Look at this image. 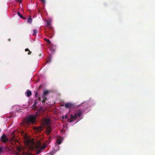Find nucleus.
Wrapping results in <instances>:
<instances>
[{"mask_svg":"<svg viewBox=\"0 0 155 155\" xmlns=\"http://www.w3.org/2000/svg\"><path fill=\"white\" fill-rule=\"evenodd\" d=\"M71 119L75 120L76 119V118H75L74 115L73 116L72 114H71Z\"/></svg>","mask_w":155,"mask_h":155,"instance_id":"nucleus-15","label":"nucleus"},{"mask_svg":"<svg viewBox=\"0 0 155 155\" xmlns=\"http://www.w3.org/2000/svg\"><path fill=\"white\" fill-rule=\"evenodd\" d=\"M1 140L4 143H5L8 141V140L7 136L5 134H3L1 137Z\"/></svg>","mask_w":155,"mask_h":155,"instance_id":"nucleus-4","label":"nucleus"},{"mask_svg":"<svg viewBox=\"0 0 155 155\" xmlns=\"http://www.w3.org/2000/svg\"><path fill=\"white\" fill-rule=\"evenodd\" d=\"M35 130H36L38 132H41L43 129L42 127L41 126L35 127L34 128Z\"/></svg>","mask_w":155,"mask_h":155,"instance_id":"nucleus-9","label":"nucleus"},{"mask_svg":"<svg viewBox=\"0 0 155 155\" xmlns=\"http://www.w3.org/2000/svg\"><path fill=\"white\" fill-rule=\"evenodd\" d=\"M8 40H9V41H11V39H8Z\"/></svg>","mask_w":155,"mask_h":155,"instance_id":"nucleus-33","label":"nucleus"},{"mask_svg":"<svg viewBox=\"0 0 155 155\" xmlns=\"http://www.w3.org/2000/svg\"><path fill=\"white\" fill-rule=\"evenodd\" d=\"M51 127L48 125L46 127V132L48 135H49L50 134L51 132Z\"/></svg>","mask_w":155,"mask_h":155,"instance_id":"nucleus-7","label":"nucleus"},{"mask_svg":"<svg viewBox=\"0 0 155 155\" xmlns=\"http://www.w3.org/2000/svg\"><path fill=\"white\" fill-rule=\"evenodd\" d=\"M32 18H31V17L30 16H29L28 17V20H27L28 22L30 24H31L32 22Z\"/></svg>","mask_w":155,"mask_h":155,"instance_id":"nucleus-12","label":"nucleus"},{"mask_svg":"<svg viewBox=\"0 0 155 155\" xmlns=\"http://www.w3.org/2000/svg\"><path fill=\"white\" fill-rule=\"evenodd\" d=\"M68 122L69 123L72 122L74 120L73 119H71V120H70L69 119H68Z\"/></svg>","mask_w":155,"mask_h":155,"instance_id":"nucleus-22","label":"nucleus"},{"mask_svg":"<svg viewBox=\"0 0 155 155\" xmlns=\"http://www.w3.org/2000/svg\"><path fill=\"white\" fill-rule=\"evenodd\" d=\"M35 102L34 104L31 107L32 109L34 110H35L36 109V107H37V100H34Z\"/></svg>","mask_w":155,"mask_h":155,"instance_id":"nucleus-10","label":"nucleus"},{"mask_svg":"<svg viewBox=\"0 0 155 155\" xmlns=\"http://www.w3.org/2000/svg\"><path fill=\"white\" fill-rule=\"evenodd\" d=\"M49 92V91L47 90L43 92L42 96V97L43 99L42 101V102L43 104L45 103V101L47 99L46 96L48 94Z\"/></svg>","mask_w":155,"mask_h":155,"instance_id":"nucleus-3","label":"nucleus"},{"mask_svg":"<svg viewBox=\"0 0 155 155\" xmlns=\"http://www.w3.org/2000/svg\"><path fill=\"white\" fill-rule=\"evenodd\" d=\"M40 1L42 2L44 4L45 2V0H40Z\"/></svg>","mask_w":155,"mask_h":155,"instance_id":"nucleus-25","label":"nucleus"},{"mask_svg":"<svg viewBox=\"0 0 155 155\" xmlns=\"http://www.w3.org/2000/svg\"><path fill=\"white\" fill-rule=\"evenodd\" d=\"M25 93L26 94V96L28 97H30L31 95V92L29 90H27Z\"/></svg>","mask_w":155,"mask_h":155,"instance_id":"nucleus-11","label":"nucleus"},{"mask_svg":"<svg viewBox=\"0 0 155 155\" xmlns=\"http://www.w3.org/2000/svg\"><path fill=\"white\" fill-rule=\"evenodd\" d=\"M18 15L21 18H23V19H25V18H24L23 16H22V15L21 14V13L19 12H18V13H17Z\"/></svg>","mask_w":155,"mask_h":155,"instance_id":"nucleus-14","label":"nucleus"},{"mask_svg":"<svg viewBox=\"0 0 155 155\" xmlns=\"http://www.w3.org/2000/svg\"><path fill=\"white\" fill-rule=\"evenodd\" d=\"M38 99L40 101L41 100V97H39Z\"/></svg>","mask_w":155,"mask_h":155,"instance_id":"nucleus-30","label":"nucleus"},{"mask_svg":"<svg viewBox=\"0 0 155 155\" xmlns=\"http://www.w3.org/2000/svg\"><path fill=\"white\" fill-rule=\"evenodd\" d=\"M4 148V151L5 152L6 150V149H9V147H3Z\"/></svg>","mask_w":155,"mask_h":155,"instance_id":"nucleus-24","label":"nucleus"},{"mask_svg":"<svg viewBox=\"0 0 155 155\" xmlns=\"http://www.w3.org/2000/svg\"><path fill=\"white\" fill-rule=\"evenodd\" d=\"M49 62H51V59H49Z\"/></svg>","mask_w":155,"mask_h":155,"instance_id":"nucleus-31","label":"nucleus"},{"mask_svg":"<svg viewBox=\"0 0 155 155\" xmlns=\"http://www.w3.org/2000/svg\"><path fill=\"white\" fill-rule=\"evenodd\" d=\"M44 40L46 42H47L48 44H50L51 43V42L49 39H47L46 38H45L44 39Z\"/></svg>","mask_w":155,"mask_h":155,"instance_id":"nucleus-18","label":"nucleus"},{"mask_svg":"<svg viewBox=\"0 0 155 155\" xmlns=\"http://www.w3.org/2000/svg\"><path fill=\"white\" fill-rule=\"evenodd\" d=\"M2 129L1 128H0V133L2 131Z\"/></svg>","mask_w":155,"mask_h":155,"instance_id":"nucleus-32","label":"nucleus"},{"mask_svg":"<svg viewBox=\"0 0 155 155\" xmlns=\"http://www.w3.org/2000/svg\"><path fill=\"white\" fill-rule=\"evenodd\" d=\"M73 106L74 104L70 103H65L64 105V106L66 108L70 109L73 107Z\"/></svg>","mask_w":155,"mask_h":155,"instance_id":"nucleus-6","label":"nucleus"},{"mask_svg":"<svg viewBox=\"0 0 155 155\" xmlns=\"http://www.w3.org/2000/svg\"><path fill=\"white\" fill-rule=\"evenodd\" d=\"M19 155V154L17 152H16L15 153V155Z\"/></svg>","mask_w":155,"mask_h":155,"instance_id":"nucleus-28","label":"nucleus"},{"mask_svg":"<svg viewBox=\"0 0 155 155\" xmlns=\"http://www.w3.org/2000/svg\"><path fill=\"white\" fill-rule=\"evenodd\" d=\"M17 2H18L19 3H21L22 2V0H16Z\"/></svg>","mask_w":155,"mask_h":155,"instance_id":"nucleus-26","label":"nucleus"},{"mask_svg":"<svg viewBox=\"0 0 155 155\" xmlns=\"http://www.w3.org/2000/svg\"><path fill=\"white\" fill-rule=\"evenodd\" d=\"M50 120L49 118L44 117L42 120V124L44 125H49L50 123Z\"/></svg>","mask_w":155,"mask_h":155,"instance_id":"nucleus-2","label":"nucleus"},{"mask_svg":"<svg viewBox=\"0 0 155 155\" xmlns=\"http://www.w3.org/2000/svg\"><path fill=\"white\" fill-rule=\"evenodd\" d=\"M4 148L3 147H1L0 148V154L3 152H5L4 151Z\"/></svg>","mask_w":155,"mask_h":155,"instance_id":"nucleus-16","label":"nucleus"},{"mask_svg":"<svg viewBox=\"0 0 155 155\" xmlns=\"http://www.w3.org/2000/svg\"><path fill=\"white\" fill-rule=\"evenodd\" d=\"M27 143L28 144H29L30 143L33 144V142L32 140H31L29 139H28L26 140Z\"/></svg>","mask_w":155,"mask_h":155,"instance_id":"nucleus-13","label":"nucleus"},{"mask_svg":"<svg viewBox=\"0 0 155 155\" xmlns=\"http://www.w3.org/2000/svg\"><path fill=\"white\" fill-rule=\"evenodd\" d=\"M67 117H68L67 115H65V116H62V119H64V118L66 119L67 118Z\"/></svg>","mask_w":155,"mask_h":155,"instance_id":"nucleus-23","label":"nucleus"},{"mask_svg":"<svg viewBox=\"0 0 155 155\" xmlns=\"http://www.w3.org/2000/svg\"><path fill=\"white\" fill-rule=\"evenodd\" d=\"M42 85H40L39 86V87H38V89H41V87H42Z\"/></svg>","mask_w":155,"mask_h":155,"instance_id":"nucleus-27","label":"nucleus"},{"mask_svg":"<svg viewBox=\"0 0 155 155\" xmlns=\"http://www.w3.org/2000/svg\"><path fill=\"white\" fill-rule=\"evenodd\" d=\"M51 22L50 21H47V26L49 27L51 25Z\"/></svg>","mask_w":155,"mask_h":155,"instance_id":"nucleus-20","label":"nucleus"},{"mask_svg":"<svg viewBox=\"0 0 155 155\" xmlns=\"http://www.w3.org/2000/svg\"><path fill=\"white\" fill-rule=\"evenodd\" d=\"M25 51H29V52L28 53V55H30L31 54V52L30 51L28 48H26L25 50Z\"/></svg>","mask_w":155,"mask_h":155,"instance_id":"nucleus-17","label":"nucleus"},{"mask_svg":"<svg viewBox=\"0 0 155 155\" xmlns=\"http://www.w3.org/2000/svg\"><path fill=\"white\" fill-rule=\"evenodd\" d=\"M36 116L33 115H29L25 119L24 123L26 124H33L35 121Z\"/></svg>","mask_w":155,"mask_h":155,"instance_id":"nucleus-1","label":"nucleus"},{"mask_svg":"<svg viewBox=\"0 0 155 155\" xmlns=\"http://www.w3.org/2000/svg\"><path fill=\"white\" fill-rule=\"evenodd\" d=\"M82 112L80 110H79L78 111L77 113L74 114V116L75 118H77L78 117H80L81 115Z\"/></svg>","mask_w":155,"mask_h":155,"instance_id":"nucleus-8","label":"nucleus"},{"mask_svg":"<svg viewBox=\"0 0 155 155\" xmlns=\"http://www.w3.org/2000/svg\"><path fill=\"white\" fill-rule=\"evenodd\" d=\"M37 92H36L35 93V96L36 97H37Z\"/></svg>","mask_w":155,"mask_h":155,"instance_id":"nucleus-29","label":"nucleus"},{"mask_svg":"<svg viewBox=\"0 0 155 155\" xmlns=\"http://www.w3.org/2000/svg\"><path fill=\"white\" fill-rule=\"evenodd\" d=\"M46 147V145L45 144H44L37 151L36 153L37 154H38L39 153H41V151L45 149Z\"/></svg>","mask_w":155,"mask_h":155,"instance_id":"nucleus-5","label":"nucleus"},{"mask_svg":"<svg viewBox=\"0 0 155 155\" xmlns=\"http://www.w3.org/2000/svg\"><path fill=\"white\" fill-rule=\"evenodd\" d=\"M56 142L58 144H60L62 142V141L60 139H58L57 141Z\"/></svg>","mask_w":155,"mask_h":155,"instance_id":"nucleus-19","label":"nucleus"},{"mask_svg":"<svg viewBox=\"0 0 155 155\" xmlns=\"http://www.w3.org/2000/svg\"><path fill=\"white\" fill-rule=\"evenodd\" d=\"M33 32H34V33L33 34V35H34V36L36 35V34L37 33L36 31L35 30H34Z\"/></svg>","mask_w":155,"mask_h":155,"instance_id":"nucleus-21","label":"nucleus"}]
</instances>
